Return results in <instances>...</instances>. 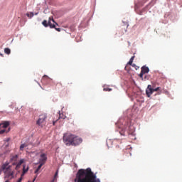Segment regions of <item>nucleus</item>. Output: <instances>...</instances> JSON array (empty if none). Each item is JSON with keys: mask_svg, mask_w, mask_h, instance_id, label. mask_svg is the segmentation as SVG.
I'll use <instances>...</instances> for the list:
<instances>
[{"mask_svg": "<svg viewBox=\"0 0 182 182\" xmlns=\"http://www.w3.org/2000/svg\"><path fill=\"white\" fill-rule=\"evenodd\" d=\"M131 66H132L133 68H135L136 70H137V69H139V66H136V64H132V65H131Z\"/></svg>", "mask_w": 182, "mask_h": 182, "instance_id": "nucleus-24", "label": "nucleus"}, {"mask_svg": "<svg viewBox=\"0 0 182 182\" xmlns=\"http://www.w3.org/2000/svg\"><path fill=\"white\" fill-rule=\"evenodd\" d=\"M39 163L42 164H45L46 163V160H48V157L45 154H41L40 156Z\"/></svg>", "mask_w": 182, "mask_h": 182, "instance_id": "nucleus-10", "label": "nucleus"}, {"mask_svg": "<svg viewBox=\"0 0 182 182\" xmlns=\"http://www.w3.org/2000/svg\"><path fill=\"white\" fill-rule=\"evenodd\" d=\"M10 123L8 121H5L3 123L0 124V134H4V133H8L9 132V129L6 131V127L9 126Z\"/></svg>", "mask_w": 182, "mask_h": 182, "instance_id": "nucleus-6", "label": "nucleus"}, {"mask_svg": "<svg viewBox=\"0 0 182 182\" xmlns=\"http://www.w3.org/2000/svg\"><path fill=\"white\" fill-rule=\"evenodd\" d=\"M74 134H72L70 133H65L63 135V143L65 144V146H72L73 144V137Z\"/></svg>", "mask_w": 182, "mask_h": 182, "instance_id": "nucleus-3", "label": "nucleus"}, {"mask_svg": "<svg viewBox=\"0 0 182 182\" xmlns=\"http://www.w3.org/2000/svg\"><path fill=\"white\" fill-rule=\"evenodd\" d=\"M26 15L28 18H32L34 16L33 12L30 13V14L28 13Z\"/></svg>", "mask_w": 182, "mask_h": 182, "instance_id": "nucleus-21", "label": "nucleus"}, {"mask_svg": "<svg viewBox=\"0 0 182 182\" xmlns=\"http://www.w3.org/2000/svg\"><path fill=\"white\" fill-rule=\"evenodd\" d=\"M146 93L148 97H150V96H151V95H153V87H151V85H149L147 87V89L146 90Z\"/></svg>", "mask_w": 182, "mask_h": 182, "instance_id": "nucleus-11", "label": "nucleus"}, {"mask_svg": "<svg viewBox=\"0 0 182 182\" xmlns=\"http://www.w3.org/2000/svg\"><path fill=\"white\" fill-rule=\"evenodd\" d=\"M159 92V93H161V90H160V87H158L156 88H153V92Z\"/></svg>", "mask_w": 182, "mask_h": 182, "instance_id": "nucleus-19", "label": "nucleus"}, {"mask_svg": "<svg viewBox=\"0 0 182 182\" xmlns=\"http://www.w3.org/2000/svg\"><path fill=\"white\" fill-rule=\"evenodd\" d=\"M144 73H142L141 71V73L139 75V77H141V79H143V75H144Z\"/></svg>", "mask_w": 182, "mask_h": 182, "instance_id": "nucleus-25", "label": "nucleus"}, {"mask_svg": "<svg viewBox=\"0 0 182 182\" xmlns=\"http://www.w3.org/2000/svg\"><path fill=\"white\" fill-rule=\"evenodd\" d=\"M141 72L144 74L149 73V72H150V69L149 67L144 65L141 68Z\"/></svg>", "mask_w": 182, "mask_h": 182, "instance_id": "nucleus-12", "label": "nucleus"}, {"mask_svg": "<svg viewBox=\"0 0 182 182\" xmlns=\"http://www.w3.org/2000/svg\"><path fill=\"white\" fill-rule=\"evenodd\" d=\"M19 156L18 155H11L10 156V163H11L12 166H16V163H18V159Z\"/></svg>", "mask_w": 182, "mask_h": 182, "instance_id": "nucleus-9", "label": "nucleus"}, {"mask_svg": "<svg viewBox=\"0 0 182 182\" xmlns=\"http://www.w3.org/2000/svg\"><path fill=\"white\" fill-rule=\"evenodd\" d=\"M24 147H28V144H22L21 146H20V150L21 151H23V148Z\"/></svg>", "mask_w": 182, "mask_h": 182, "instance_id": "nucleus-16", "label": "nucleus"}, {"mask_svg": "<svg viewBox=\"0 0 182 182\" xmlns=\"http://www.w3.org/2000/svg\"><path fill=\"white\" fill-rule=\"evenodd\" d=\"M0 56H2V58H4V54H2L1 53H0Z\"/></svg>", "mask_w": 182, "mask_h": 182, "instance_id": "nucleus-30", "label": "nucleus"}, {"mask_svg": "<svg viewBox=\"0 0 182 182\" xmlns=\"http://www.w3.org/2000/svg\"><path fill=\"white\" fill-rule=\"evenodd\" d=\"M35 180H36V177H35V178H34V179H33V181H35Z\"/></svg>", "mask_w": 182, "mask_h": 182, "instance_id": "nucleus-33", "label": "nucleus"}, {"mask_svg": "<svg viewBox=\"0 0 182 182\" xmlns=\"http://www.w3.org/2000/svg\"><path fill=\"white\" fill-rule=\"evenodd\" d=\"M152 87H155V85H154V84H153V85H152Z\"/></svg>", "mask_w": 182, "mask_h": 182, "instance_id": "nucleus-35", "label": "nucleus"}, {"mask_svg": "<svg viewBox=\"0 0 182 182\" xmlns=\"http://www.w3.org/2000/svg\"><path fill=\"white\" fill-rule=\"evenodd\" d=\"M59 119H66L65 116H61L60 114H59Z\"/></svg>", "mask_w": 182, "mask_h": 182, "instance_id": "nucleus-27", "label": "nucleus"}, {"mask_svg": "<svg viewBox=\"0 0 182 182\" xmlns=\"http://www.w3.org/2000/svg\"><path fill=\"white\" fill-rule=\"evenodd\" d=\"M46 117H47L46 114H45L40 115L39 119L36 122V124H38V126H41V127H43V126L46 124Z\"/></svg>", "mask_w": 182, "mask_h": 182, "instance_id": "nucleus-5", "label": "nucleus"}, {"mask_svg": "<svg viewBox=\"0 0 182 182\" xmlns=\"http://www.w3.org/2000/svg\"><path fill=\"white\" fill-rule=\"evenodd\" d=\"M23 161H25L24 159H21L18 162H16L15 168H13L12 165H9V162H6L3 164L0 168V174L1 173H2V171H4V178H7L8 180H12V178H14V174H15V170H18L19 168H21V166H22Z\"/></svg>", "mask_w": 182, "mask_h": 182, "instance_id": "nucleus-2", "label": "nucleus"}, {"mask_svg": "<svg viewBox=\"0 0 182 182\" xmlns=\"http://www.w3.org/2000/svg\"><path fill=\"white\" fill-rule=\"evenodd\" d=\"M55 28H53V29H55L58 32H60L61 29L60 28H56V23H54Z\"/></svg>", "mask_w": 182, "mask_h": 182, "instance_id": "nucleus-20", "label": "nucleus"}, {"mask_svg": "<svg viewBox=\"0 0 182 182\" xmlns=\"http://www.w3.org/2000/svg\"><path fill=\"white\" fill-rule=\"evenodd\" d=\"M55 123H56V121H53V126H55Z\"/></svg>", "mask_w": 182, "mask_h": 182, "instance_id": "nucleus-31", "label": "nucleus"}, {"mask_svg": "<svg viewBox=\"0 0 182 182\" xmlns=\"http://www.w3.org/2000/svg\"><path fill=\"white\" fill-rule=\"evenodd\" d=\"M5 182H9V179L6 180Z\"/></svg>", "mask_w": 182, "mask_h": 182, "instance_id": "nucleus-32", "label": "nucleus"}, {"mask_svg": "<svg viewBox=\"0 0 182 182\" xmlns=\"http://www.w3.org/2000/svg\"><path fill=\"white\" fill-rule=\"evenodd\" d=\"M73 83L72 82H68V85H72Z\"/></svg>", "mask_w": 182, "mask_h": 182, "instance_id": "nucleus-34", "label": "nucleus"}, {"mask_svg": "<svg viewBox=\"0 0 182 182\" xmlns=\"http://www.w3.org/2000/svg\"><path fill=\"white\" fill-rule=\"evenodd\" d=\"M133 60H134V56H132V57L130 58V60H129V61L128 62L127 65H133Z\"/></svg>", "mask_w": 182, "mask_h": 182, "instance_id": "nucleus-17", "label": "nucleus"}, {"mask_svg": "<svg viewBox=\"0 0 182 182\" xmlns=\"http://www.w3.org/2000/svg\"><path fill=\"white\" fill-rule=\"evenodd\" d=\"M82 141H83V139H82V138L74 135L72 146H79V144H80Z\"/></svg>", "mask_w": 182, "mask_h": 182, "instance_id": "nucleus-8", "label": "nucleus"}, {"mask_svg": "<svg viewBox=\"0 0 182 182\" xmlns=\"http://www.w3.org/2000/svg\"><path fill=\"white\" fill-rule=\"evenodd\" d=\"M52 22H53V23H55V25H57L58 26V23L55 21L53 16L49 17L48 22V21L44 20L42 22V25H43L45 28H48V26H50V29H53V28H55V24H52Z\"/></svg>", "mask_w": 182, "mask_h": 182, "instance_id": "nucleus-4", "label": "nucleus"}, {"mask_svg": "<svg viewBox=\"0 0 182 182\" xmlns=\"http://www.w3.org/2000/svg\"><path fill=\"white\" fill-rule=\"evenodd\" d=\"M42 166H43V164H40V165L38 166L37 169L35 171V173H38L42 168Z\"/></svg>", "mask_w": 182, "mask_h": 182, "instance_id": "nucleus-18", "label": "nucleus"}, {"mask_svg": "<svg viewBox=\"0 0 182 182\" xmlns=\"http://www.w3.org/2000/svg\"><path fill=\"white\" fill-rule=\"evenodd\" d=\"M142 80H149V76L145 75V77L142 78Z\"/></svg>", "mask_w": 182, "mask_h": 182, "instance_id": "nucleus-26", "label": "nucleus"}, {"mask_svg": "<svg viewBox=\"0 0 182 182\" xmlns=\"http://www.w3.org/2000/svg\"><path fill=\"white\" fill-rule=\"evenodd\" d=\"M10 140H11V138H6V139L4 140V141H5L4 144H5L6 147H8V146H9V141H10Z\"/></svg>", "mask_w": 182, "mask_h": 182, "instance_id": "nucleus-14", "label": "nucleus"}, {"mask_svg": "<svg viewBox=\"0 0 182 182\" xmlns=\"http://www.w3.org/2000/svg\"><path fill=\"white\" fill-rule=\"evenodd\" d=\"M127 129H130V127H129V123L125 122L124 126L122 125L121 127H118V132L121 134V136H124L126 130Z\"/></svg>", "mask_w": 182, "mask_h": 182, "instance_id": "nucleus-7", "label": "nucleus"}, {"mask_svg": "<svg viewBox=\"0 0 182 182\" xmlns=\"http://www.w3.org/2000/svg\"><path fill=\"white\" fill-rule=\"evenodd\" d=\"M4 53L6 55H11V49L8 48H4Z\"/></svg>", "mask_w": 182, "mask_h": 182, "instance_id": "nucleus-15", "label": "nucleus"}, {"mask_svg": "<svg viewBox=\"0 0 182 182\" xmlns=\"http://www.w3.org/2000/svg\"><path fill=\"white\" fill-rule=\"evenodd\" d=\"M75 181L77 182H100V179H96V176L90 168L78 170Z\"/></svg>", "mask_w": 182, "mask_h": 182, "instance_id": "nucleus-1", "label": "nucleus"}, {"mask_svg": "<svg viewBox=\"0 0 182 182\" xmlns=\"http://www.w3.org/2000/svg\"><path fill=\"white\" fill-rule=\"evenodd\" d=\"M104 91L105 92H112V88L105 87Z\"/></svg>", "mask_w": 182, "mask_h": 182, "instance_id": "nucleus-22", "label": "nucleus"}, {"mask_svg": "<svg viewBox=\"0 0 182 182\" xmlns=\"http://www.w3.org/2000/svg\"><path fill=\"white\" fill-rule=\"evenodd\" d=\"M28 170H29V167H27L26 168H25V165H24L23 168V173L21 174V177H23L25 176V174H26V173H28Z\"/></svg>", "mask_w": 182, "mask_h": 182, "instance_id": "nucleus-13", "label": "nucleus"}, {"mask_svg": "<svg viewBox=\"0 0 182 182\" xmlns=\"http://www.w3.org/2000/svg\"><path fill=\"white\" fill-rule=\"evenodd\" d=\"M63 85L61 84V82H58L56 84V87H58L59 89V87H62Z\"/></svg>", "mask_w": 182, "mask_h": 182, "instance_id": "nucleus-23", "label": "nucleus"}, {"mask_svg": "<svg viewBox=\"0 0 182 182\" xmlns=\"http://www.w3.org/2000/svg\"><path fill=\"white\" fill-rule=\"evenodd\" d=\"M48 79V78H49V77H48V75H44L43 77V79Z\"/></svg>", "mask_w": 182, "mask_h": 182, "instance_id": "nucleus-29", "label": "nucleus"}, {"mask_svg": "<svg viewBox=\"0 0 182 182\" xmlns=\"http://www.w3.org/2000/svg\"><path fill=\"white\" fill-rule=\"evenodd\" d=\"M57 177H58V171H56L54 175V180H56Z\"/></svg>", "mask_w": 182, "mask_h": 182, "instance_id": "nucleus-28", "label": "nucleus"}]
</instances>
